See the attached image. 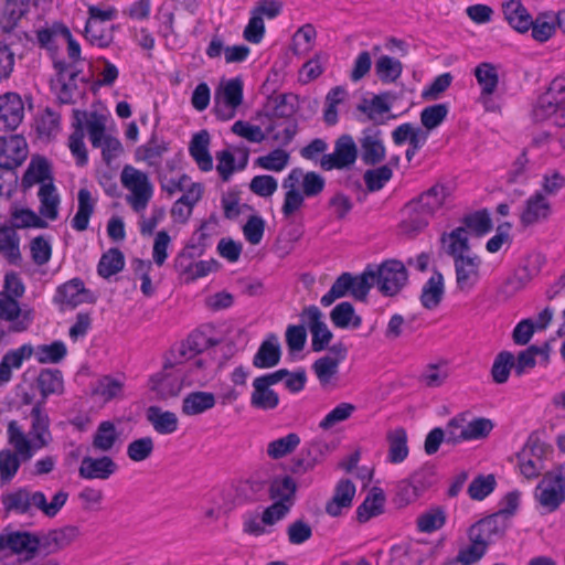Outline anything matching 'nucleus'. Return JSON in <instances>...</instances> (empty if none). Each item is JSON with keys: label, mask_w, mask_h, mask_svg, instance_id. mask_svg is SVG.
Segmentation results:
<instances>
[{"label": "nucleus", "mask_w": 565, "mask_h": 565, "mask_svg": "<svg viewBox=\"0 0 565 565\" xmlns=\"http://www.w3.org/2000/svg\"><path fill=\"white\" fill-rule=\"evenodd\" d=\"M120 183L127 190L126 202L136 213H143L153 196V184L145 171L131 164L122 167Z\"/></svg>", "instance_id": "1"}, {"label": "nucleus", "mask_w": 565, "mask_h": 565, "mask_svg": "<svg viewBox=\"0 0 565 565\" xmlns=\"http://www.w3.org/2000/svg\"><path fill=\"white\" fill-rule=\"evenodd\" d=\"M534 498L552 513L565 502V462L545 472L534 490Z\"/></svg>", "instance_id": "2"}, {"label": "nucleus", "mask_w": 565, "mask_h": 565, "mask_svg": "<svg viewBox=\"0 0 565 565\" xmlns=\"http://www.w3.org/2000/svg\"><path fill=\"white\" fill-rule=\"evenodd\" d=\"M106 131V117L96 111L89 113L87 119V132L94 148H102L103 160L110 164L122 152L121 142Z\"/></svg>", "instance_id": "3"}, {"label": "nucleus", "mask_w": 565, "mask_h": 565, "mask_svg": "<svg viewBox=\"0 0 565 565\" xmlns=\"http://www.w3.org/2000/svg\"><path fill=\"white\" fill-rule=\"evenodd\" d=\"M375 285L384 296L396 295L407 281V271L404 264L396 259H388L381 265H373Z\"/></svg>", "instance_id": "4"}, {"label": "nucleus", "mask_w": 565, "mask_h": 565, "mask_svg": "<svg viewBox=\"0 0 565 565\" xmlns=\"http://www.w3.org/2000/svg\"><path fill=\"white\" fill-rule=\"evenodd\" d=\"M286 374L287 370L280 369L273 373L256 377L253 381L250 405L254 408L262 411L275 409L279 404V396L270 388V386L282 381Z\"/></svg>", "instance_id": "5"}, {"label": "nucleus", "mask_w": 565, "mask_h": 565, "mask_svg": "<svg viewBox=\"0 0 565 565\" xmlns=\"http://www.w3.org/2000/svg\"><path fill=\"white\" fill-rule=\"evenodd\" d=\"M358 159V147L352 136L341 135L331 153L323 154L320 167L324 171L350 169Z\"/></svg>", "instance_id": "6"}, {"label": "nucleus", "mask_w": 565, "mask_h": 565, "mask_svg": "<svg viewBox=\"0 0 565 565\" xmlns=\"http://www.w3.org/2000/svg\"><path fill=\"white\" fill-rule=\"evenodd\" d=\"M243 102V82L239 77L227 81L215 94L214 114L223 120H230L236 115L237 107Z\"/></svg>", "instance_id": "7"}, {"label": "nucleus", "mask_w": 565, "mask_h": 565, "mask_svg": "<svg viewBox=\"0 0 565 565\" xmlns=\"http://www.w3.org/2000/svg\"><path fill=\"white\" fill-rule=\"evenodd\" d=\"M547 447L539 438L530 437L518 454L519 469L526 479L537 478L545 469L544 457Z\"/></svg>", "instance_id": "8"}, {"label": "nucleus", "mask_w": 565, "mask_h": 565, "mask_svg": "<svg viewBox=\"0 0 565 565\" xmlns=\"http://www.w3.org/2000/svg\"><path fill=\"white\" fill-rule=\"evenodd\" d=\"M28 157V145L22 136L13 135L0 138V167L14 180V170L21 166Z\"/></svg>", "instance_id": "9"}, {"label": "nucleus", "mask_w": 565, "mask_h": 565, "mask_svg": "<svg viewBox=\"0 0 565 565\" xmlns=\"http://www.w3.org/2000/svg\"><path fill=\"white\" fill-rule=\"evenodd\" d=\"M95 297L93 292L85 288L81 278H73L56 288L53 302L58 305L62 310L75 308L82 303H93Z\"/></svg>", "instance_id": "10"}, {"label": "nucleus", "mask_w": 565, "mask_h": 565, "mask_svg": "<svg viewBox=\"0 0 565 565\" xmlns=\"http://www.w3.org/2000/svg\"><path fill=\"white\" fill-rule=\"evenodd\" d=\"M348 349L339 342L329 348L328 354L319 358L312 364V370L321 385H327L337 375L339 365L347 359Z\"/></svg>", "instance_id": "11"}, {"label": "nucleus", "mask_w": 565, "mask_h": 565, "mask_svg": "<svg viewBox=\"0 0 565 565\" xmlns=\"http://www.w3.org/2000/svg\"><path fill=\"white\" fill-rule=\"evenodd\" d=\"M499 519L498 515H489L472 524L468 530L469 542L479 543L488 550L508 529Z\"/></svg>", "instance_id": "12"}, {"label": "nucleus", "mask_w": 565, "mask_h": 565, "mask_svg": "<svg viewBox=\"0 0 565 565\" xmlns=\"http://www.w3.org/2000/svg\"><path fill=\"white\" fill-rule=\"evenodd\" d=\"M78 536L76 526L67 525L38 535L36 552L46 555L58 553L70 546Z\"/></svg>", "instance_id": "13"}, {"label": "nucleus", "mask_w": 565, "mask_h": 565, "mask_svg": "<svg viewBox=\"0 0 565 565\" xmlns=\"http://www.w3.org/2000/svg\"><path fill=\"white\" fill-rule=\"evenodd\" d=\"M302 320L307 323L312 339L311 349L315 352L324 350L330 343L333 334L322 320V312L316 306H309L301 313Z\"/></svg>", "instance_id": "14"}, {"label": "nucleus", "mask_w": 565, "mask_h": 565, "mask_svg": "<svg viewBox=\"0 0 565 565\" xmlns=\"http://www.w3.org/2000/svg\"><path fill=\"white\" fill-rule=\"evenodd\" d=\"M362 151V161L366 166H376L385 159L386 148L383 142V134L376 127L363 129L359 140Z\"/></svg>", "instance_id": "15"}, {"label": "nucleus", "mask_w": 565, "mask_h": 565, "mask_svg": "<svg viewBox=\"0 0 565 565\" xmlns=\"http://www.w3.org/2000/svg\"><path fill=\"white\" fill-rule=\"evenodd\" d=\"M171 362L172 361L166 362L164 371L150 379V390L156 392L161 399L178 396L185 381L182 379L180 369H177L175 372H167L168 369H171ZM174 365H172V367Z\"/></svg>", "instance_id": "16"}, {"label": "nucleus", "mask_w": 565, "mask_h": 565, "mask_svg": "<svg viewBox=\"0 0 565 565\" xmlns=\"http://www.w3.org/2000/svg\"><path fill=\"white\" fill-rule=\"evenodd\" d=\"M118 470V465L109 456L82 458L78 475L85 480H108Z\"/></svg>", "instance_id": "17"}, {"label": "nucleus", "mask_w": 565, "mask_h": 565, "mask_svg": "<svg viewBox=\"0 0 565 565\" xmlns=\"http://www.w3.org/2000/svg\"><path fill=\"white\" fill-rule=\"evenodd\" d=\"M38 534L28 531H15L0 534V554L6 555V551L15 554H26L28 558L36 553Z\"/></svg>", "instance_id": "18"}, {"label": "nucleus", "mask_w": 565, "mask_h": 565, "mask_svg": "<svg viewBox=\"0 0 565 565\" xmlns=\"http://www.w3.org/2000/svg\"><path fill=\"white\" fill-rule=\"evenodd\" d=\"M454 263L457 287L461 291L471 290L480 278V257L476 254H467L456 257Z\"/></svg>", "instance_id": "19"}, {"label": "nucleus", "mask_w": 565, "mask_h": 565, "mask_svg": "<svg viewBox=\"0 0 565 565\" xmlns=\"http://www.w3.org/2000/svg\"><path fill=\"white\" fill-rule=\"evenodd\" d=\"M89 113L85 110L74 109L73 110V132L68 137V148L71 153L76 160L78 167H84L88 162L87 149L84 142L85 132L84 124L87 126V119Z\"/></svg>", "instance_id": "20"}, {"label": "nucleus", "mask_w": 565, "mask_h": 565, "mask_svg": "<svg viewBox=\"0 0 565 565\" xmlns=\"http://www.w3.org/2000/svg\"><path fill=\"white\" fill-rule=\"evenodd\" d=\"M214 344L215 342L207 338L203 332L194 331L190 333L184 341L172 349L171 354L173 356V361L170 363V366L182 364L184 361L196 356L199 353Z\"/></svg>", "instance_id": "21"}, {"label": "nucleus", "mask_w": 565, "mask_h": 565, "mask_svg": "<svg viewBox=\"0 0 565 565\" xmlns=\"http://www.w3.org/2000/svg\"><path fill=\"white\" fill-rule=\"evenodd\" d=\"M24 117V105L15 93L0 96V129L14 130Z\"/></svg>", "instance_id": "22"}, {"label": "nucleus", "mask_w": 565, "mask_h": 565, "mask_svg": "<svg viewBox=\"0 0 565 565\" xmlns=\"http://www.w3.org/2000/svg\"><path fill=\"white\" fill-rule=\"evenodd\" d=\"M31 428L29 435L35 450L46 447L51 440L50 418L43 408V402H36L31 409Z\"/></svg>", "instance_id": "23"}, {"label": "nucleus", "mask_w": 565, "mask_h": 565, "mask_svg": "<svg viewBox=\"0 0 565 565\" xmlns=\"http://www.w3.org/2000/svg\"><path fill=\"white\" fill-rule=\"evenodd\" d=\"M68 500V492L58 490L54 493L51 501L49 502L46 495L42 491L30 490V515H34L35 512H41L49 519L55 518L62 508Z\"/></svg>", "instance_id": "24"}, {"label": "nucleus", "mask_w": 565, "mask_h": 565, "mask_svg": "<svg viewBox=\"0 0 565 565\" xmlns=\"http://www.w3.org/2000/svg\"><path fill=\"white\" fill-rule=\"evenodd\" d=\"M288 180L297 188L301 185V192L306 198L318 196L326 186V179L316 171L305 172L301 168H292L288 175Z\"/></svg>", "instance_id": "25"}, {"label": "nucleus", "mask_w": 565, "mask_h": 565, "mask_svg": "<svg viewBox=\"0 0 565 565\" xmlns=\"http://www.w3.org/2000/svg\"><path fill=\"white\" fill-rule=\"evenodd\" d=\"M539 121L548 120L557 127H565V98L552 100V97H540L533 109Z\"/></svg>", "instance_id": "26"}, {"label": "nucleus", "mask_w": 565, "mask_h": 565, "mask_svg": "<svg viewBox=\"0 0 565 565\" xmlns=\"http://www.w3.org/2000/svg\"><path fill=\"white\" fill-rule=\"evenodd\" d=\"M32 355L33 347L29 343L6 352L0 361V386L9 383L12 379V371L19 370L23 362Z\"/></svg>", "instance_id": "27"}, {"label": "nucleus", "mask_w": 565, "mask_h": 565, "mask_svg": "<svg viewBox=\"0 0 565 565\" xmlns=\"http://www.w3.org/2000/svg\"><path fill=\"white\" fill-rule=\"evenodd\" d=\"M551 214V204L542 192H535L524 204L520 221L523 226H531L546 220Z\"/></svg>", "instance_id": "28"}, {"label": "nucleus", "mask_w": 565, "mask_h": 565, "mask_svg": "<svg viewBox=\"0 0 565 565\" xmlns=\"http://www.w3.org/2000/svg\"><path fill=\"white\" fill-rule=\"evenodd\" d=\"M0 503L6 516L30 515V489L20 487L11 491L3 492L0 497Z\"/></svg>", "instance_id": "29"}, {"label": "nucleus", "mask_w": 565, "mask_h": 565, "mask_svg": "<svg viewBox=\"0 0 565 565\" xmlns=\"http://www.w3.org/2000/svg\"><path fill=\"white\" fill-rule=\"evenodd\" d=\"M355 486L349 479H341L334 489L330 501L326 504V512L331 516H339L344 509H350L355 495Z\"/></svg>", "instance_id": "30"}, {"label": "nucleus", "mask_w": 565, "mask_h": 565, "mask_svg": "<svg viewBox=\"0 0 565 565\" xmlns=\"http://www.w3.org/2000/svg\"><path fill=\"white\" fill-rule=\"evenodd\" d=\"M31 0H7L2 14L0 15V29L9 38H17L12 31L18 22L29 11Z\"/></svg>", "instance_id": "31"}, {"label": "nucleus", "mask_w": 565, "mask_h": 565, "mask_svg": "<svg viewBox=\"0 0 565 565\" xmlns=\"http://www.w3.org/2000/svg\"><path fill=\"white\" fill-rule=\"evenodd\" d=\"M0 319L11 321L13 323L11 330L14 332L26 330L31 322L26 315L21 318V309L17 298L6 292H0Z\"/></svg>", "instance_id": "32"}, {"label": "nucleus", "mask_w": 565, "mask_h": 565, "mask_svg": "<svg viewBox=\"0 0 565 565\" xmlns=\"http://www.w3.org/2000/svg\"><path fill=\"white\" fill-rule=\"evenodd\" d=\"M280 356L278 338L271 333L260 343L253 358V365L257 369H270L279 363Z\"/></svg>", "instance_id": "33"}, {"label": "nucleus", "mask_w": 565, "mask_h": 565, "mask_svg": "<svg viewBox=\"0 0 565 565\" xmlns=\"http://www.w3.org/2000/svg\"><path fill=\"white\" fill-rule=\"evenodd\" d=\"M502 11L508 23L520 33L529 31L533 24V19L521 0L504 1Z\"/></svg>", "instance_id": "34"}, {"label": "nucleus", "mask_w": 565, "mask_h": 565, "mask_svg": "<svg viewBox=\"0 0 565 565\" xmlns=\"http://www.w3.org/2000/svg\"><path fill=\"white\" fill-rule=\"evenodd\" d=\"M146 418L153 429L160 435H170L178 430V416L170 411H163L159 406H149L146 411Z\"/></svg>", "instance_id": "35"}, {"label": "nucleus", "mask_w": 565, "mask_h": 565, "mask_svg": "<svg viewBox=\"0 0 565 565\" xmlns=\"http://www.w3.org/2000/svg\"><path fill=\"white\" fill-rule=\"evenodd\" d=\"M387 457L386 461L393 465L403 462L409 454L407 446V433L403 427H397L387 431Z\"/></svg>", "instance_id": "36"}, {"label": "nucleus", "mask_w": 565, "mask_h": 565, "mask_svg": "<svg viewBox=\"0 0 565 565\" xmlns=\"http://www.w3.org/2000/svg\"><path fill=\"white\" fill-rule=\"evenodd\" d=\"M36 385L40 390L43 405L50 395H61L64 392V379L58 369H43L36 377Z\"/></svg>", "instance_id": "37"}, {"label": "nucleus", "mask_w": 565, "mask_h": 565, "mask_svg": "<svg viewBox=\"0 0 565 565\" xmlns=\"http://www.w3.org/2000/svg\"><path fill=\"white\" fill-rule=\"evenodd\" d=\"M118 440L119 433L115 424L110 420H103L93 435L92 448L96 452L107 454L114 449Z\"/></svg>", "instance_id": "38"}, {"label": "nucleus", "mask_w": 565, "mask_h": 565, "mask_svg": "<svg viewBox=\"0 0 565 565\" xmlns=\"http://www.w3.org/2000/svg\"><path fill=\"white\" fill-rule=\"evenodd\" d=\"M403 213L405 216L401 222V228L408 234L422 231L428 225L431 218L415 199L405 205Z\"/></svg>", "instance_id": "39"}, {"label": "nucleus", "mask_w": 565, "mask_h": 565, "mask_svg": "<svg viewBox=\"0 0 565 565\" xmlns=\"http://www.w3.org/2000/svg\"><path fill=\"white\" fill-rule=\"evenodd\" d=\"M210 135L201 130L192 137L189 146L191 157L202 171H210L213 168V159L209 152Z\"/></svg>", "instance_id": "40"}, {"label": "nucleus", "mask_w": 565, "mask_h": 565, "mask_svg": "<svg viewBox=\"0 0 565 565\" xmlns=\"http://www.w3.org/2000/svg\"><path fill=\"white\" fill-rule=\"evenodd\" d=\"M50 181L53 182L50 164L46 159L38 157L32 158L31 162L29 163V167L22 177L21 186L25 191L36 183L42 185L43 183H47Z\"/></svg>", "instance_id": "41"}, {"label": "nucleus", "mask_w": 565, "mask_h": 565, "mask_svg": "<svg viewBox=\"0 0 565 565\" xmlns=\"http://www.w3.org/2000/svg\"><path fill=\"white\" fill-rule=\"evenodd\" d=\"M445 294L444 277L435 270L422 289L420 302L426 309H435L440 303Z\"/></svg>", "instance_id": "42"}, {"label": "nucleus", "mask_w": 565, "mask_h": 565, "mask_svg": "<svg viewBox=\"0 0 565 565\" xmlns=\"http://www.w3.org/2000/svg\"><path fill=\"white\" fill-rule=\"evenodd\" d=\"M449 195L450 193L445 185L435 184L415 200L433 217L446 204Z\"/></svg>", "instance_id": "43"}, {"label": "nucleus", "mask_w": 565, "mask_h": 565, "mask_svg": "<svg viewBox=\"0 0 565 565\" xmlns=\"http://www.w3.org/2000/svg\"><path fill=\"white\" fill-rule=\"evenodd\" d=\"M215 396L211 392H191L182 401V413L186 416L200 415L215 406Z\"/></svg>", "instance_id": "44"}, {"label": "nucleus", "mask_w": 565, "mask_h": 565, "mask_svg": "<svg viewBox=\"0 0 565 565\" xmlns=\"http://www.w3.org/2000/svg\"><path fill=\"white\" fill-rule=\"evenodd\" d=\"M7 433L9 444L14 448V451L19 454L21 460H30L33 456L34 447L32 440L28 439L17 420L9 422Z\"/></svg>", "instance_id": "45"}, {"label": "nucleus", "mask_w": 565, "mask_h": 565, "mask_svg": "<svg viewBox=\"0 0 565 565\" xmlns=\"http://www.w3.org/2000/svg\"><path fill=\"white\" fill-rule=\"evenodd\" d=\"M77 212L72 220V227L78 232H83L88 227L89 218L94 213L95 200L87 189H81L77 193Z\"/></svg>", "instance_id": "46"}, {"label": "nucleus", "mask_w": 565, "mask_h": 565, "mask_svg": "<svg viewBox=\"0 0 565 565\" xmlns=\"http://www.w3.org/2000/svg\"><path fill=\"white\" fill-rule=\"evenodd\" d=\"M169 150L168 142L152 137L136 151V158L147 162L149 167L159 168L163 154Z\"/></svg>", "instance_id": "47"}, {"label": "nucleus", "mask_w": 565, "mask_h": 565, "mask_svg": "<svg viewBox=\"0 0 565 565\" xmlns=\"http://www.w3.org/2000/svg\"><path fill=\"white\" fill-rule=\"evenodd\" d=\"M385 497L382 490L374 488L365 500L358 507L356 516L359 522L364 523L370 519L380 515L384 509Z\"/></svg>", "instance_id": "48"}, {"label": "nucleus", "mask_w": 565, "mask_h": 565, "mask_svg": "<svg viewBox=\"0 0 565 565\" xmlns=\"http://www.w3.org/2000/svg\"><path fill=\"white\" fill-rule=\"evenodd\" d=\"M40 213L49 220H56L58 215L60 196L53 182L43 183L39 189Z\"/></svg>", "instance_id": "49"}, {"label": "nucleus", "mask_w": 565, "mask_h": 565, "mask_svg": "<svg viewBox=\"0 0 565 565\" xmlns=\"http://www.w3.org/2000/svg\"><path fill=\"white\" fill-rule=\"evenodd\" d=\"M330 319L334 327L341 329L350 327L356 329L362 323L361 317L355 315L354 307L349 301H343L337 305L330 313Z\"/></svg>", "instance_id": "50"}, {"label": "nucleus", "mask_w": 565, "mask_h": 565, "mask_svg": "<svg viewBox=\"0 0 565 565\" xmlns=\"http://www.w3.org/2000/svg\"><path fill=\"white\" fill-rule=\"evenodd\" d=\"M0 254L11 264L21 259L20 238L13 227L0 228Z\"/></svg>", "instance_id": "51"}, {"label": "nucleus", "mask_w": 565, "mask_h": 565, "mask_svg": "<svg viewBox=\"0 0 565 565\" xmlns=\"http://www.w3.org/2000/svg\"><path fill=\"white\" fill-rule=\"evenodd\" d=\"M115 26H104L96 20H87L85 25V38L92 44L98 47H108L114 41Z\"/></svg>", "instance_id": "52"}, {"label": "nucleus", "mask_w": 565, "mask_h": 565, "mask_svg": "<svg viewBox=\"0 0 565 565\" xmlns=\"http://www.w3.org/2000/svg\"><path fill=\"white\" fill-rule=\"evenodd\" d=\"M441 242L448 245L446 247V252L448 255L454 257L466 256L470 253V246L467 237V231L465 227H457L451 231L449 234H444L441 237Z\"/></svg>", "instance_id": "53"}, {"label": "nucleus", "mask_w": 565, "mask_h": 565, "mask_svg": "<svg viewBox=\"0 0 565 565\" xmlns=\"http://www.w3.org/2000/svg\"><path fill=\"white\" fill-rule=\"evenodd\" d=\"M296 483L291 477L275 478L269 486V498L274 502L294 503Z\"/></svg>", "instance_id": "54"}, {"label": "nucleus", "mask_w": 565, "mask_h": 565, "mask_svg": "<svg viewBox=\"0 0 565 565\" xmlns=\"http://www.w3.org/2000/svg\"><path fill=\"white\" fill-rule=\"evenodd\" d=\"M446 511L441 507H433L418 515L417 530L422 533H433L441 529L446 523Z\"/></svg>", "instance_id": "55"}, {"label": "nucleus", "mask_w": 565, "mask_h": 565, "mask_svg": "<svg viewBox=\"0 0 565 565\" xmlns=\"http://www.w3.org/2000/svg\"><path fill=\"white\" fill-rule=\"evenodd\" d=\"M299 445L300 437L298 434L289 433L288 435L275 439L267 445V456L273 460L281 459L292 454Z\"/></svg>", "instance_id": "56"}, {"label": "nucleus", "mask_w": 565, "mask_h": 565, "mask_svg": "<svg viewBox=\"0 0 565 565\" xmlns=\"http://www.w3.org/2000/svg\"><path fill=\"white\" fill-rule=\"evenodd\" d=\"M282 188L286 190V193L281 213L285 217H290L302 207L306 196L299 188L290 183L287 177L282 180Z\"/></svg>", "instance_id": "57"}, {"label": "nucleus", "mask_w": 565, "mask_h": 565, "mask_svg": "<svg viewBox=\"0 0 565 565\" xmlns=\"http://www.w3.org/2000/svg\"><path fill=\"white\" fill-rule=\"evenodd\" d=\"M33 354L35 355L39 363H58L67 354V349L64 342L54 341L51 344H41L36 348L33 347Z\"/></svg>", "instance_id": "58"}, {"label": "nucleus", "mask_w": 565, "mask_h": 565, "mask_svg": "<svg viewBox=\"0 0 565 565\" xmlns=\"http://www.w3.org/2000/svg\"><path fill=\"white\" fill-rule=\"evenodd\" d=\"M403 65L401 61L388 55H382L375 62V73L381 82L393 83L402 74Z\"/></svg>", "instance_id": "59"}, {"label": "nucleus", "mask_w": 565, "mask_h": 565, "mask_svg": "<svg viewBox=\"0 0 565 565\" xmlns=\"http://www.w3.org/2000/svg\"><path fill=\"white\" fill-rule=\"evenodd\" d=\"M124 254L118 248H110L102 255L97 266V271L99 276L109 278L110 276L119 273L124 268Z\"/></svg>", "instance_id": "60"}, {"label": "nucleus", "mask_w": 565, "mask_h": 565, "mask_svg": "<svg viewBox=\"0 0 565 565\" xmlns=\"http://www.w3.org/2000/svg\"><path fill=\"white\" fill-rule=\"evenodd\" d=\"M475 76L483 95H492L498 86L499 76L494 65L481 63L475 68Z\"/></svg>", "instance_id": "61"}, {"label": "nucleus", "mask_w": 565, "mask_h": 565, "mask_svg": "<svg viewBox=\"0 0 565 565\" xmlns=\"http://www.w3.org/2000/svg\"><path fill=\"white\" fill-rule=\"evenodd\" d=\"M352 274L343 273L332 284L330 290L320 299L323 307L331 306L337 299L351 295L352 288Z\"/></svg>", "instance_id": "62"}, {"label": "nucleus", "mask_w": 565, "mask_h": 565, "mask_svg": "<svg viewBox=\"0 0 565 565\" xmlns=\"http://www.w3.org/2000/svg\"><path fill=\"white\" fill-rule=\"evenodd\" d=\"M393 169L390 166H381L374 169H367L363 174V180L369 192H377L392 179Z\"/></svg>", "instance_id": "63"}, {"label": "nucleus", "mask_w": 565, "mask_h": 565, "mask_svg": "<svg viewBox=\"0 0 565 565\" xmlns=\"http://www.w3.org/2000/svg\"><path fill=\"white\" fill-rule=\"evenodd\" d=\"M514 367V355L509 351H501L494 359L491 375L497 384H503L509 380L511 370Z\"/></svg>", "instance_id": "64"}]
</instances>
